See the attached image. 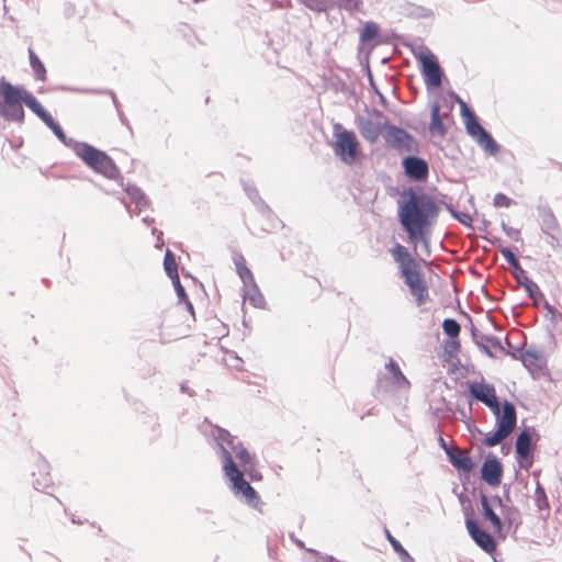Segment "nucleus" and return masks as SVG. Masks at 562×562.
<instances>
[{"label": "nucleus", "mask_w": 562, "mask_h": 562, "mask_svg": "<svg viewBox=\"0 0 562 562\" xmlns=\"http://www.w3.org/2000/svg\"><path fill=\"white\" fill-rule=\"evenodd\" d=\"M397 213L408 241L415 246L422 243L427 247L431 228L440 213V206L436 200L423 190L417 191L409 187L401 194Z\"/></svg>", "instance_id": "1"}, {"label": "nucleus", "mask_w": 562, "mask_h": 562, "mask_svg": "<svg viewBox=\"0 0 562 562\" xmlns=\"http://www.w3.org/2000/svg\"><path fill=\"white\" fill-rule=\"evenodd\" d=\"M25 104L33 113L40 116L45 109L37 99L22 86H14L4 77L0 78V116L7 122H24Z\"/></svg>", "instance_id": "2"}, {"label": "nucleus", "mask_w": 562, "mask_h": 562, "mask_svg": "<svg viewBox=\"0 0 562 562\" xmlns=\"http://www.w3.org/2000/svg\"><path fill=\"white\" fill-rule=\"evenodd\" d=\"M50 131L66 147L71 148L76 156L94 172L111 180H117L121 177L120 169L105 151L88 143L67 137L58 123L50 126Z\"/></svg>", "instance_id": "3"}, {"label": "nucleus", "mask_w": 562, "mask_h": 562, "mask_svg": "<svg viewBox=\"0 0 562 562\" xmlns=\"http://www.w3.org/2000/svg\"><path fill=\"white\" fill-rule=\"evenodd\" d=\"M390 251L394 261L400 265L401 277L409 288L411 294L416 299L417 304L422 305L428 299L429 293L416 260L401 244H396Z\"/></svg>", "instance_id": "4"}, {"label": "nucleus", "mask_w": 562, "mask_h": 562, "mask_svg": "<svg viewBox=\"0 0 562 562\" xmlns=\"http://www.w3.org/2000/svg\"><path fill=\"white\" fill-rule=\"evenodd\" d=\"M224 475L231 483L233 494L252 508H258L260 496L245 479V473L238 468L234 458L224 451Z\"/></svg>", "instance_id": "5"}, {"label": "nucleus", "mask_w": 562, "mask_h": 562, "mask_svg": "<svg viewBox=\"0 0 562 562\" xmlns=\"http://www.w3.org/2000/svg\"><path fill=\"white\" fill-rule=\"evenodd\" d=\"M209 437L215 442L217 447V454L222 461V469L224 470V451H227L229 456L239 461L243 468L251 465L255 462V457L237 440L236 437L232 436L229 431L218 426H210Z\"/></svg>", "instance_id": "6"}, {"label": "nucleus", "mask_w": 562, "mask_h": 562, "mask_svg": "<svg viewBox=\"0 0 562 562\" xmlns=\"http://www.w3.org/2000/svg\"><path fill=\"white\" fill-rule=\"evenodd\" d=\"M460 103L461 115L464 120L467 133L475 139L477 145L484 149L488 155L495 156L499 151V146L493 136L481 125L475 113L468 106V104L457 97Z\"/></svg>", "instance_id": "7"}, {"label": "nucleus", "mask_w": 562, "mask_h": 562, "mask_svg": "<svg viewBox=\"0 0 562 562\" xmlns=\"http://www.w3.org/2000/svg\"><path fill=\"white\" fill-rule=\"evenodd\" d=\"M334 138L333 149L335 155L346 165H352L359 154V142L356 134L336 123L334 125Z\"/></svg>", "instance_id": "8"}, {"label": "nucleus", "mask_w": 562, "mask_h": 562, "mask_svg": "<svg viewBox=\"0 0 562 562\" xmlns=\"http://www.w3.org/2000/svg\"><path fill=\"white\" fill-rule=\"evenodd\" d=\"M384 368L386 373H379L376 378V392L379 394L394 391H407L409 389V381L392 358L389 359Z\"/></svg>", "instance_id": "9"}, {"label": "nucleus", "mask_w": 562, "mask_h": 562, "mask_svg": "<svg viewBox=\"0 0 562 562\" xmlns=\"http://www.w3.org/2000/svg\"><path fill=\"white\" fill-rule=\"evenodd\" d=\"M385 143L400 154H414L419 151L417 139L402 127L389 122L383 123Z\"/></svg>", "instance_id": "10"}, {"label": "nucleus", "mask_w": 562, "mask_h": 562, "mask_svg": "<svg viewBox=\"0 0 562 562\" xmlns=\"http://www.w3.org/2000/svg\"><path fill=\"white\" fill-rule=\"evenodd\" d=\"M417 58L427 88H439L442 85L443 72L436 55L426 48L418 54Z\"/></svg>", "instance_id": "11"}, {"label": "nucleus", "mask_w": 562, "mask_h": 562, "mask_svg": "<svg viewBox=\"0 0 562 562\" xmlns=\"http://www.w3.org/2000/svg\"><path fill=\"white\" fill-rule=\"evenodd\" d=\"M533 429L525 428L521 430L516 438V460L519 463L520 468L525 470H529L532 465V452L535 448L533 442Z\"/></svg>", "instance_id": "12"}, {"label": "nucleus", "mask_w": 562, "mask_h": 562, "mask_svg": "<svg viewBox=\"0 0 562 562\" xmlns=\"http://www.w3.org/2000/svg\"><path fill=\"white\" fill-rule=\"evenodd\" d=\"M465 527L472 540L486 553H493L497 543L494 537L483 530L470 514H465Z\"/></svg>", "instance_id": "13"}, {"label": "nucleus", "mask_w": 562, "mask_h": 562, "mask_svg": "<svg viewBox=\"0 0 562 562\" xmlns=\"http://www.w3.org/2000/svg\"><path fill=\"white\" fill-rule=\"evenodd\" d=\"M402 167L404 169L405 176L413 181L420 182L428 178V162L416 155H408L404 157L402 159Z\"/></svg>", "instance_id": "14"}, {"label": "nucleus", "mask_w": 562, "mask_h": 562, "mask_svg": "<svg viewBox=\"0 0 562 562\" xmlns=\"http://www.w3.org/2000/svg\"><path fill=\"white\" fill-rule=\"evenodd\" d=\"M470 394L476 400L485 404L493 413L498 412V401L495 387L492 384L473 382L469 386Z\"/></svg>", "instance_id": "15"}, {"label": "nucleus", "mask_w": 562, "mask_h": 562, "mask_svg": "<svg viewBox=\"0 0 562 562\" xmlns=\"http://www.w3.org/2000/svg\"><path fill=\"white\" fill-rule=\"evenodd\" d=\"M496 417L497 429L509 436L517 424V415L515 405L512 402L504 401L503 408L498 406V413H493Z\"/></svg>", "instance_id": "16"}, {"label": "nucleus", "mask_w": 562, "mask_h": 562, "mask_svg": "<svg viewBox=\"0 0 562 562\" xmlns=\"http://www.w3.org/2000/svg\"><path fill=\"white\" fill-rule=\"evenodd\" d=\"M482 479L490 486H498L502 482L503 465L495 456L486 457L481 468Z\"/></svg>", "instance_id": "17"}, {"label": "nucleus", "mask_w": 562, "mask_h": 562, "mask_svg": "<svg viewBox=\"0 0 562 562\" xmlns=\"http://www.w3.org/2000/svg\"><path fill=\"white\" fill-rule=\"evenodd\" d=\"M479 497L482 507V516L486 521H488L492 525L494 532L498 537L505 538V535L503 532L504 522L502 521L501 517L496 514L494 506L490 501V497L483 492H480Z\"/></svg>", "instance_id": "18"}, {"label": "nucleus", "mask_w": 562, "mask_h": 562, "mask_svg": "<svg viewBox=\"0 0 562 562\" xmlns=\"http://www.w3.org/2000/svg\"><path fill=\"white\" fill-rule=\"evenodd\" d=\"M357 126L362 137L370 143H375L381 133L384 132L383 123H375L364 116L357 117Z\"/></svg>", "instance_id": "19"}, {"label": "nucleus", "mask_w": 562, "mask_h": 562, "mask_svg": "<svg viewBox=\"0 0 562 562\" xmlns=\"http://www.w3.org/2000/svg\"><path fill=\"white\" fill-rule=\"evenodd\" d=\"M447 457L450 463L463 473H470L473 470L474 463L467 452L454 449H446Z\"/></svg>", "instance_id": "20"}, {"label": "nucleus", "mask_w": 562, "mask_h": 562, "mask_svg": "<svg viewBox=\"0 0 562 562\" xmlns=\"http://www.w3.org/2000/svg\"><path fill=\"white\" fill-rule=\"evenodd\" d=\"M499 251L508 265L513 268L512 274L517 282L527 277V273L520 266V262L508 247H501Z\"/></svg>", "instance_id": "21"}, {"label": "nucleus", "mask_w": 562, "mask_h": 562, "mask_svg": "<svg viewBox=\"0 0 562 562\" xmlns=\"http://www.w3.org/2000/svg\"><path fill=\"white\" fill-rule=\"evenodd\" d=\"M125 191L135 203L137 214H140L146 207H148L149 200L138 187L128 184Z\"/></svg>", "instance_id": "22"}, {"label": "nucleus", "mask_w": 562, "mask_h": 562, "mask_svg": "<svg viewBox=\"0 0 562 562\" xmlns=\"http://www.w3.org/2000/svg\"><path fill=\"white\" fill-rule=\"evenodd\" d=\"M429 131L434 135L443 136L446 133V127L442 123L440 115V105L439 103H434L430 109V124Z\"/></svg>", "instance_id": "23"}, {"label": "nucleus", "mask_w": 562, "mask_h": 562, "mask_svg": "<svg viewBox=\"0 0 562 562\" xmlns=\"http://www.w3.org/2000/svg\"><path fill=\"white\" fill-rule=\"evenodd\" d=\"M244 300L258 308H263L266 304L265 297L255 282L246 288Z\"/></svg>", "instance_id": "24"}, {"label": "nucleus", "mask_w": 562, "mask_h": 562, "mask_svg": "<svg viewBox=\"0 0 562 562\" xmlns=\"http://www.w3.org/2000/svg\"><path fill=\"white\" fill-rule=\"evenodd\" d=\"M540 220L541 231L543 234L560 228L558 221L550 209H543L540 211Z\"/></svg>", "instance_id": "25"}, {"label": "nucleus", "mask_w": 562, "mask_h": 562, "mask_svg": "<svg viewBox=\"0 0 562 562\" xmlns=\"http://www.w3.org/2000/svg\"><path fill=\"white\" fill-rule=\"evenodd\" d=\"M30 66L35 78L40 81L46 80V68L32 48H29Z\"/></svg>", "instance_id": "26"}, {"label": "nucleus", "mask_w": 562, "mask_h": 562, "mask_svg": "<svg viewBox=\"0 0 562 562\" xmlns=\"http://www.w3.org/2000/svg\"><path fill=\"white\" fill-rule=\"evenodd\" d=\"M541 358V351L536 349L520 350L519 359L527 369L539 368L538 361Z\"/></svg>", "instance_id": "27"}, {"label": "nucleus", "mask_w": 562, "mask_h": 562, "mask_svg": "<svg viewBox=\"0 0 562 562\" xmlns=\"http://www.w3.org/2000/svg\"><path fill=\"white\" fill-rule=\"evenodd\" d=\"M244 190L247 196L252 201L257 209L263 214L268 215L271 211L265 201L259 196V193L255 187L244 183Z\"/></svg>", "instance_id": "28"}, {"label": "nucleus", "mask_w": 562, "mask_h": 562, "mask_svg": "<svg viewBox=\"0 0 562 562\" xmlns=\"http://www.w3.org/2000/svg\"><path fill=\"white\" fill-rule=\"evenodd\" d=\"M304 7L316 13H324L335 4L334 0H297Z\"/></svg>", "instance_id": "29"}, {"label": "nucleus", "mask_w": 562, "mask_h": 562, "mask_svg": "<svg viewBox=\"0 0 562 562\" xmlns=\"http://www.w3.org/2000/svg\"><path fill=\"white\" fill-rule=\"evenodd\" d=\"M519 285L524 286L525 291L527 292L528 296L535 302L538 303L540 299H543V293L540 290L539 285L530 280L528 277L524 278L519 282H517Z\"/></svg>", "instance_id": "30"}, {"label": "nucleus", "mask_w": 562, "mask_h": 562, "mask_svg": "<svg viewBox=\"0 0 562 562\" xmlns=\"http://www.w3.org/2000/svg\"><path fill=\"white\" fill-rule=\"evenodd\" d=\"M164 268L170 279L179 277L176 257L169 249L165 254Z\"/></svg>", "instance_id": "31"}, {"label": "nucleus", "mask_w": 562, "mask_h": 562, "mask_svg": "<svg viewBox=\"0 0 562 562\" xmlns=\"http://www.w3.org/2000/svg\"><path fill=\"white\" fill-rule=\"evenodd\" d=\"M386 538L393 550L401 555L403 562H413L411 554L404 549L398 540H396L389 530H385Z\"/></svg>", "instance_id": "32"}, {"label": "nucleus", "mask_w": 562, "mask_h": 562, "mask_svg": "<svg viewBox=\"0 0 562 562\" xmlns=\"http://www.w3.org/2000/svg\"><path fill=\"white\" fill-rule=\"evenodd\" d=\"M379 35V26L374 22H367L361 30L360 41L362 43L373 41Z\"/></svg>", "instance_id": "33"}, {"label": "nucleus", "mask_w": 562, "mask_h": 562, "mask_svg": "<svg viewBox=\"0 0 562 562\" xmlns=\"http://www.w3.org/2000/svg\"><path fill=\"white\" fill-rule=\"evenodd\" d=\"M535 503L537 508L541 512L543 509H549V501L547 497V493L543 488V486L537 482L536 490H535Z\"/></svg>", "instance_id": "34"}, {"label": "nucleus", "mask_w": 562, "mask_h": 562, "mask_svg": "<svg viewBox=\"0 0 562 562\" xmlns=\"http://www.w3.org/2000/svg\"><path fill=\"white\" fill-rule=\"evenodd\" d=\"M442 330L447 336L456 339L461 331V326L454 318H446L442 322Z\"/></svg>", "instance_id": "35"}, {"label": "nucleus", "mask_w": 562, "mask_h": 562, "mask_svg": "<svg viewBox=\"0 0 562 562\" xmlns=\"http://www.w3.org/2000/svg\"><path fill=\"white\" fill-rule=\"evenodd\" d=\"M61 89L66 90V91L80 92V93H92V94L108 93V94H110L112 97L114 106L119 111L120 103H119V101H117V99L115 97V93L112 90L78 89V88H69V87H64Z\"/></svg>", "instance_id": "36"}, {"label": "nucleus", "mask_w": 562, "mask_h": 562, "mask_svg": "<svg viewBox=\"0 0 562 562\" xmlns=\"http://www.w3.org/2000/svg\"><path fill=\"white\" fill-rule=\"evenodd\" d=\"M508 436L505 435V432H503L502 430L499 429H496L494 432H490L486 435L483 443L486 446V447H495L497 446L498 443H501L505 438H507Z\"/></svg>", "instance_id": "37"}, {"label": "nucleus", "mask_w": 562, "mask_h": 562, "mask_svg": "<svg viewBox=\"0 0 562 562\" xmlns=\"http://www.w3.org/2000/svg\"><path fill=\"white\" fill-rule=\"evenodd\" d=\"M33 487L36 490V491H41V492H46V490L52 484V479L49 476V474L47 472L45 473H42L41 474V477L38 479H35L33 482Z\"/></svg>", "instance_id": "38"}, {"label": "nucleus", "mask_w": 562, "mask_h": 562, "mask_svg": "<svg viewBox=\"0 0 562 562\" xmlns=\"http://www.w3.org/2000/svg\"><path fill=\"white\" fill-rule=\"evenodd\" d=\"M361 4V0H337V5L339 9L348 11L350 14H353L359 10V5Z\"/></svg>", "instance_id": "39"}, {"label": "nucleus", "mask_w": 562, "mask_h": 562, "mask_svg": "<svg viewBox=\"0 0 562 562\" xmlns=\"http://www.w3.org/2000/svg\"><path fill=\"white\" fill-rule=\"evenodd\" d=\"M450 214L453 218L459 221L462 225L470 227L472 224V217L469 213L465 212H458L451 207H448Z\"/></svg>", "instance_id": "40"}, {"label": "nucleus", "mask_w": 562, "mask_h": 562, "mask_svg": "<svg viewBox=\"0 0 562 562\" xmlns=\"http://www.w3.org/2000/svg\"><path fill=\"white\" fill-rule=\"evenodd\" d=\"M237 273H238L239 278L241 279L245 288H248V285H250L252 282H255L252 272L246 266L239 267V270L237 271Z\"/></svg>", "instance_id": "41"}, {"label": "nucleus", "mask_w": 562, "mask_h": 562, "mask_svg": "<svg viewBox=\"0 0 562 562\" xmlns=\"http://www.w3.org/2000/svg\"><path fill=\"white\" fill-rule=\"evenodd\" d=\"M547 235V243L553 248L561 246V231L555 229L553 232L544 233Z\"/></svg>", "instance_id": "42"}, {"label": "nucleus", "mask_w": 562, "mask_h": 562, "mask_svg": "<svg viewBox=\"0 0 562 562\" xmlns=\"http://www.w3.org/2000/svg\"><path fill=\"white\" fill-rule=\"evenodd\" d=\"M514 201L504 193H496L493 200V204L496 207H509Z\"/></svg>", "instance_id": "43"}, {"label": "nucleus", "mask_w": 562, "mask_h": 562, "mask_svg": "<svg viewBox=\"0 0 562 562\" xmlns=\"http://www.w3.org/2000/svg\"><path fill=\"white\" fill-rule=\"evenodd\" d=\"M243 472L245 473V476L247 475L254 482L260 481L262 479L261 473L255 469V462L251 465L245 467Z\"/></svg>", "instance_id": "44"}, {"label": "nucleus", "mask_w": 562, "mask_h": 562, "mask_svg": "<svg viewBox=\"0 0 562 562\" xmlns=\"http://www.w3.org/2000/svg\"><path fill=\"white\" fill-rule=\"evenodd\" d=\"M514 513L515 510L513 508H504L503 510V514L505 516V521L508 524V527L510 528L512 526H515V530L518 528V526L520 525V521L516 520V518L514 517Z\"/></svg>", "instance_id": "45"}, {"label": "nucleus", "mask_w": 562, "mask_h": 562, "mask_svg": "<svg viewBox=\"0 0 562 562\" xmlns=\"http://www.w3.org/2000/svg\"><path fill=\"white\" fill-rule=\"evenodd\" d=\"M171 281H172V284L175 286V290H176V293H177L179 300L187 301L188 296H187L184 288L182 286V284L180 282V278L179 277L172 278Z\"/></svg>", "instance_id": "46"}, {"label": "nucleus", "mask_w": 562, "mask_h": 562, "mask_svg": "<svg viewBox=\"0 0 562 562\" xmlns=\"http://www.w3.org/2000/svg\"><path fill=\"white\" fill-rule=\"evenodd\" d=\"M502 228H503L504 233L512 239H514L516 241L520 239V232L518 229L506 225L504 222L502 223Z\"/></svg>", "instance_id": "47"}, {"label": "nucleus", "mask_w": 562, "mask_h": 562, "mask_svg": "<svg viewBox=\"0 0 562 562\" xmlns=\"http://www.w3.org/2000/svg\"><path fill=\"white\" fill-rule=\"evenodd\" d=\"M482 339L486 341L488 345H491L494 348H498L502 351H505V348L502 346L501 340L497 337L494 336H482Z\"/></svg>", "instance_id": "48"}, {"label": "nucleus", "mask_w": 562, "mask_h": 562, "mask_svg": "<svg viewBox=\"0 0 562 562\" xmlns=\"http://www.w3.org/2000/svg\"><path fill=\"white\" fill-rule=\"evenodd\" d=\"M44 124L50 130V126H54L57 122L53 119V116L45 110L40 116H38Z\"/></svg>", "instance_id": "49"}, {"label": "nucleus", "mask_w": 562, "mask_h": 562, "mask_svg": "<svg viewBox=\"0 0 562 562\" xmlns=\"http://www.w3.org/2000/svg\"><path fill=\"white\" fill-rule=\"evenodd\" d=\"M308 552L317 555V561L316 562H335V559L334 557L331 555H322L319 552L313 550V549H308L307 550Z\"/></svg>", "instance_id": "50"}, {"label": "nucleus", "mask_w": 562, "mask_h": 562, "mask_svg": "<svg viewBox=\"0 0 562 562\" xmlns=\"http://www.w3.org/2000/svg\"><path fill=\"white\" fill-rule=\"evenodd\" d=\"M476 345H477L479 349L482 352H484L487 357H490V358H494L495 357L488 346H486V345H484L482 342H476Z\"/></svg>", "instance_id": "51"}, {"label": "nucleus", "mask_w": 562, "mask_h": 562, "mask_svg": "<svg viewBox=\"0 0 562 562\" xmlns=\"http://www.w3.org/2000/svg\"><path fill=\"white\" fill-rule=\"evenodd\" d=\"M490 501L492 502L493 506L494 507H501L502 508V512L504 510V508H507L504 504H503V501L502 498L498 496V495H495L493 497L490 498Z\"/></svg>", "instance_id": "52"}, {"label": "nucleus", "mask_w": 562, "mask_h": 562, "mask_svg": "<svg viewBox=\"0 0 562 562\" xmlns=\"http://www.w3.org/2000/svg\"><path fill=\"white\" fill-rule=\"evenodd\" d=\"M459 348H460V344H459V341H457V340H454V339H453V340H451V341L448 344V346H447L448 352H449L450 355H452V352H457V351L459 350Z\"/></svg>", "instance_id": "53"}, {"label": "nucleus", "mask_w": 562, "mask_h": 562, "mask_svg": "<svg viewBox=\"0 0 562 562\" xmlns=\"http://www.w3.org/2000/svg\"><path fill=\"white\" fill-rule=\"evenodd\" d=\"M234 261H235V266H236L237 271L239 270V267L246 266L245 265V259L241 256H239L238 258H235Z\"/></svg>", "instance_id": "54"}, {"label": "nucleus", "mask_w": 562, "mask_h": 562, "mask_svg": "<svg viewBox=\"0 0 562 562\" xmlns=\"http://www.w3.org/2000/svg\"><path fill=\"white\" fill-rule=\"evenodd\" d=\"M544 308L554 316L557 314V310L548 302L544 303Z\"/></svg>", "instance_id": "55"}, {"label": "nucleus", "mask_w": 562, "mask_h": 562, "mask_svg": "<svg viewBox=\"0 0 562 562\" xmlns=\"http://www.w3.org/2000/svg\"><path fill=\"white\" fill-rule=\"evenodd\" d=\"M519 351L520 350L510 352L505 350L504 352L509 355L513 359H519Z\"/></svg>", "instance_id": "56"}, {"label": "nucleus", "mask_w": 562, "mask_h": 562, "mask_svg": "<svg viewBox=\"0 0 562 562\" xmlns=\"http://www.w3.org/2000/svg\"><path fill=\"white\" fill-rule=\"evenodd\" d=\"M151 233L154 236H157L158 240L160 239V237L162 235V232L158 231L157 228H153Z\"/></svg>", "instance_id": "57"}, {"label": "nucleus", "mask_w": 562, "mask_h": 562, "mask_svg": "<svg viewBox=\"0 0 562 562\" xmlns=\"http://www.w3.org/2000/svg\"><path fill=\"white\" fill-rule=\"evenodd\" d=\"M376 94L379 95L381 103L384 105L386 103L385 97L378 90H376Z\"/></svg>", "instance_id": "58"}, {"label": "nucleus", "mask_w": 562, "mask_h": 562, "mask_svg": "<svg viewBox=\"0 0 562 562\" xmlns=\"http://www.w3.org/2000/svg\"><path fill=\"white\" fill-rule=\"evenodd\" d=\"M439 442H440V446L443 448V450H445V451H446V449H450V448L447 446V443H446V441L443 440V438H441V437H440V438H439Z\"/></svg>", "instance_id": "59"}, {"label": "nucleus", "mask_w": 562, "mask_h": 562, "mask_svg": "<svg viewBox=\"0 0 562 562\" xmlns=\"http://www.w3.org/2000/svg\"><path fill=\"white\" fill-rule=\"evenodd\" d=\"M187 303V306H188V311H190L191 313H193V305L191 304V302H189V300L187 299V301H184Z\"/></svg>", "instance_id": "60"}, {"label": "nucleus", "mask_w": 562, "mask_h": 562, "mask_svg": "<svg viewBox=\"0 0 562 562\" xmlns=\"http://www.w3.org/2000/svg\"><path fill=\"white\" fill-rule=\"evenodd\" d=\"M47 468H48L47 463L45 461H42L41 465H40V469L43 470V471H46Z\"/></svg>", "instance_id": "61"}, {"label": "nucleus", "mask_w": 562, "mask_h": 562, "mask_svg": "<svg viewBox=\"0 0 562 562\" xmlns=\"http://www.w3.org/2000/svg\"><path fill=\"white\" fill-rule=\"evenodd\" d=\"M181 391L183 393H189V395H192V393L188 391V387L184 384H181Z\"/></svg>", "instance_id": "62"}, {"label": "nucleus", "mask_w": 562, "mask_h": 562, "mask_svg": "<svg viewBox=\"0 0 562 562\" xmlns=\"http://www.w3.org/2000/svg\"><path fill=\"white\" fill-rule=\"evenodd\" d=\"M295 543H296V546H297L299 548H302V549L304 548V542H303V541H301V540L296 539V540H295Z\"/></svg>", "instance_id": "63"}, {"label": "nucleus", "mask_w": 562, "mask_h": 562, "mask_svg": "<svg viewBox=\"0 0 562 562\" xmlns=\"http://www.w3.org/2000/svg\"><path fill=\"white\" fill-rule=\"evenodd\" d=\"M153 221H154V220H153V218H149L148 216L143 217V222H144V223H150V222H153Z\"/></svg>", "instance_id": "64"}]
</instances>
